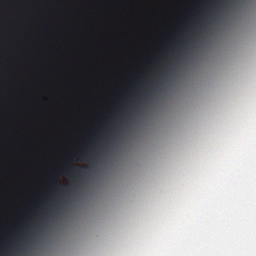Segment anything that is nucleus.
<instances>
[{
	"label": "nucleus",
	"instance_id": "obj_1",
	"mask_svg": "<svg viewBox=\"0 0 256 256\" xmlns=\"http://www.w3.org/2000/svg\"><path fill=\"white\" fill-rule=\"evenodd\" d=\"M83 169H85L83 166H68V171H72V173H77V171H83Z\"/></svg>",
	"mask_w": 256,
	"mask_h": 256
},
{
	"label": "nucleus",
	"instance_id": "obj_2",
	"mask_svg": "<svg viewBox=\"0 0 256 256\" xmlns=\"http://www.w3.org/2000/svg\"><path fill=\"white\" fill-rule=\"evenodd\" d=\"M79 157H80L81 161L91 162V157H89V156H85V155L81 154Z\"/></svg>",
	"mask_w": 256,
	"mask_h": 256
},
{
	"label": "nucleus",
	"instance_id": "obj_3",
	"mask_svg": "<svg viewBox=\"0 0 256 256\" xmlns=\"http://www.w3.org/2000/svg\"><path fill=\"white\" fill-rule=\"evenodd\" d=\"M53 183H55L57 185V181L56 180H53Z\"/></svg>",
	"mask_w": 256,
	"mask_h": 256
},
{
	"label": "nucleus",
	"instance_id": "obj_4",
	"mask_svg": "<svg viewBox=\"0 0 256 256\" xmlns=\"http://www.w3.org/2000/svg\"><path fill=\"white\" fill-rule=\"evenodd\" d=\"M130 111H133V107L130 108Z\"/></svg>",
	"mask_w": 256,
	"mask_h": 256
},
{
	"label": "nucleus",
	"instance_id": "obj_5",
	"mask_svg": "<svg viewBox=\"0 0 256 256\" xmlns=\"http://www.w3.org/2000/svg\"><path fill=\"white\" fill-rule=\"evenodd\" d=\"M90 167H93V165H92V164H90Z\"/></svg>",
	"mask_w": 256,
	"mask_h": 256
}]
</instances>
